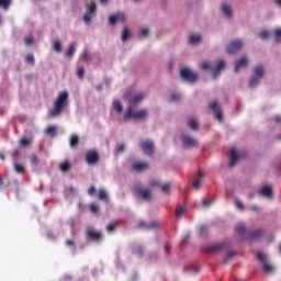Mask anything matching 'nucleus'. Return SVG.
I'll use <instances>...</instances> for the list:
<instances>
[{
  "mask_svg": "<svg viewBox=\"0 0 281 281\" xmlns=\"http://www.w3.org/2000/svg\"><path fill=\"white\" fill-rule=\"evenodd\" d=\"M90 211L92 212V214H98V212H100V207L98 206V204H90Z\"/></svg>",
  "mask_w": 281,
  "mask_h": 281,
  "instance_id": "nucleus-54",
  "label": "nucleus"
},
{
  "mask_svg": "<svg viewBox=\"0 0 281 281\" xmlns=\"http://www.w3.org/2000/svg\"><path fill=\"white\" fill-rule=\"evenodd\" d=\"M164 249L165 254L168 256L170 254V244L166 243Z\"/></svg>",
  "mask_w": 281,
  "mask_h": 281,
  "instance_id": "nucleus-62",
  "label": "nucleus"
},
{
  "mask_svg": "<svg viewBox=\"0 0 281 281\" xmlns=\"http://www.w3.org/2000/svg\"><path fill=\"white\" fill-rule=\"evenodd\" d=\"M85 236L88 243H100L104 236L102 235V232L95 231V228L89 226L85 231Z\"/></svg>",
  "mask_w": 281,
  "mask_h": 281,
  "instance_id": "nucleus-7",
  "label": "nucleus"
},
{
  "mask_svg": "<svg viewBox=\"0 0 281 281\" xmlns=\"http://www.w3.org/2000/svg\"><path fill=\"white\" fill-rule=\"evenodd\" d=\"M13 170L18 173V175H25V166L14 162L13 164Z\"/></svg>",
  "mask_w": 281,
  "mask_h": 281,
  "instance_id": "nucleus-29",
  "label": "nucleus"
},
{
  "mask_svg": "<svg viewBox=\"0 0 281 281\" xmlns=\"http://www.w3.org/2000/svg\"><path fill=\"white\" fill-rule=\"evenodd\" d=\"M148 162H134L132 165V170H136L137 172H142V170H146L148 168Z\"/></svg>",
  "mask_w": 281,
  "mask_h": 281,
  "instance_id": "nucleus-26",
  "label": "nucleus"
},
{
  "mask_svg": "<svg viewBox=\"0 0 281 281\" xmlns=\"http://www.w3.org/2000/svg\"><path fill=\"white\" fill-rule=\"evenodd\" d=\"M150 188H159L161 186V182H159L158 180H153L149 183Z\"/></svg>",
  "mask_w": 281,
  "mask_h": 281,
  "instance_id": "nucleus-57",
  "label": "nucleus"
},
{
  "mask_svg": "<svg viewBox=\"0 0 281 281\" xmlns=\"http://www.w3.org/2000/svg\"><path fill=\"white\" fill-rule=\"evenodd\" d=\"M180 100H181V94L172 93L170 99H169V102H179Z\"/></svg>",
  "mask_w": 281,
  "mask_h": 281,
  "instance_id": "nucleus-48",
  "label": "nucleus"
},
{
  "mask_svg": "<svg viewBox=\"0 0 281 281\" xmlns=\"http://www.w3.org/2000/svg\"><path fill=\"white\" fill-rule=\"evenodd\" d=\"M123 98L128 102L130 106H133V109H135L137 104H139V102H143L146 95H144V93H137L133 95V92L125 91V93L123 94Z\"/></svg>",
  "mask_w": 281,
  "mask_h": 281,
  "instance_id": "nucleus-6",
  "label": "nucleus"
},
{
  "mask_svg": "<svg viewBox=\"0 0 281 281\" xmlns=\"http://www.w3.org/2000/svg\"><path fill=\"white\" fill-rule=\"evenodd\" d=\"M134 111L133 105L128 106V109L124 111V120H148V109H143L137 112Z\"/></svg>",
  "mask_w": 281,
  "mask_h": 281,
  "instance_id": "nucleus-3",
  "label": "nucleus"
},
{
  "mask_svg": "<svg viewBox=\"0 0 281 281\" xmlns=\"http://www.w3.org/2000/svg\"><path fill=\"white\" fill-rule=\"evenodd\" d=\"M78 144H80V140L78 139V136L71 135L70 138H69L70 148H78Z\"/></svg>",
  "mask_w": 281,
  "mask_h": 281,
  "instance_id": "nucleus-32",
  "label": "nucleus"
},
{
  "mask_svg": "<svg viewBox=\"0 0 281 281\" xmlns=\"http://www.w3.org/2000/svg\"><path fill=\"white\" fill-rule=\"evenodd\" d=\"M112 109L113 111H115V113H122L124 108L122 106V103L120 102V100H114L112 103Z\"/></svg>",
  "mask_w": 281,
  "mask_h": 281,
  "instance_id": "nucleus-30",
  "label": "nucleus"
},
{
  "mask_svg": "<svg viewBox=\"0 0 281 281\" xmlns=\"http://www.w3.org/2000/svg\"><path fill=\"white\" fill-rule=\"evenodd\" d=\"M236 233L241 236L243 240H246V236L249 234V229H247V226L245 224H238L235 227Z\"/></svg>",
  "mask_w": 281,
  "mask_h": 281,
  "instance_id": "nucleus-21",
  "label": "nucleus"
},
{
  "mask_svg": "<svg viewBox=\"0 0 281 281\" xmlns=\"http://www.w3.org/2000/svg\"><path fill=\"white\" fill-rule=\"evenodd\" d=\"M125 21L126 15L122 11L116 12L115 14L109 16V23L111 25H115V23H124Z\"/></svg>",
  "mask_w": 281,
  "mask_h": 281,
  "instance_id": "nucleus-16",
  "label": "nucleus"
},
{
  "mask_svg": "<svg viewBox=\"0 0 281 281\" xmlns=\"http://www.w3.org/2000/svg\"><path fill=\"white\" fill-rule=\"evenodd\" d=\"M88 194H89V196H93L95 194V187L91 186L88 189Z\"/></svg>",
  "mask_w": 281,
  "mask_h": 281,
  "instance_id": "nucleus-60",
  "label": "nucleus"
},
{
  "mask_svg": "<svg viewBox=\"0 0 281 281\" xmlns=\"http://www.w3.org/2000/svg\"><path fill=\"white\" fill-rule=\"evenodd\" d=\"M140 148L144 155L153 157L155 155V143L153 140L140 142Z\"/></svg>",
  "mask_w": 281,
  "mask_h": 281,
  "instance_id": "nucleus-12",
  "label": "nucleus"
},
{
  "mask_svg": "<svg viewBox=\"0 0 281 281\" xmlns=\"http://www.w3.org/2000/svg\"><path fill=\"white\" fill-rule=\"evenodd\" d=\"M53 49L57 52V54H60V52H63V44H60V41L58 40L53 41Z\"/></svg>",
  "mask_w": 281,
  "mask_h": 281,
  "instance_id": "nucleus-36",
  "label": "nucleus"
},
{
  "mask_svg": "<svg viewBox=\"0 0 281 281\" xmlns=\"http://www.w3.org/2000/svg\"><path fill=\"white\" fill-rule=\"evenodd\" d=\"M67 247H72L74 251H76V243L71 239L66 240Z\"/></svg>",
  "mask_w": 281,
  "mask_h": 281,
  "instance_id": "nucleus-56",
  "label": "nucleus"
},
{
  "mask_svg": "<svg viewBox=\"0 0 281 281\" xmlns=\"http://www.w3.org/2000/svg\"><path fill=\"white\" fill-rule=\"evenodd\" d=\"M32 144V140L29 138H22L20 140V146H22L23 148H27V146H30Z\"/></svg>",
  "mask_w": 281,
  "mask_h": 281,
  "instance_id": "nucleus-47",
  "label": "nucleus"
},
{
  "mask_svg": "<svg viewBox=\"0 0 281 281\" xmlns=\"http://www.w3.org/2000/svg\"><path fill=\"white\" fill-rule=\"evenodd\" d=\"M132 251H133V254H137L139 256V258H144V256L146 254V249L140 244L134 245Z\"/></svg>",
  "mask_w": 281,
  "mask_h": 281,
  "instance_id": "nucleus-24",
  "label": "nucleus"
},
{
  "mask_svg": "<svg viewBox=\"0 0 281 281\" xmlns=\"http://www.w3.org/2000/svg\"><path fill=\"white\" fill-rule=\"evenodd\" d=\"M226 249H232V241H223L220 244H213L205 248L206 254H221V251H225Z\"/></svg>",
  "mask_w": 281,
  "mask_h": 281,
  "instance_id": "nucleus-8",
  "label": "nucleus"
},
{
  "mask_svg": "<svg viewBox=\"0 0 281 281\" xmlns=\"http://www.w3.org/2000/svg\"><path fill=\"white\" fill-rule=\"evenodd\" d=\"M157 258H158L157 252H150L149 254V260H157Z\"/></svg>",
  "mask_w": 281,
  "mask_h": 281,
  "instance_id": "nucleus-63",
  "label": "nucleus"
},
{
  "mask_svg": "<svg viewBox=\"0 0 281 281\" xmlns=\"http://www.w3.org/2000/svg\"><path fill=\"white\" fill-rule=\"evenodd\" d=\"M124 150H126V146L124 144H117L116 145V148H115L116 155H120V154L124 153Z\"/></svg>",
  "mask_w": 281,
  "mask_h": 281,
  "instance_id": "nucleus-46",
  "label": "nucleus"
},
{
  "mask_svg": "<svg viewBox=\"0 0 281 281\" xmlns=\"http://www.w3.org/2000/svg\"><path fill=\"white\" fill-rule=\"evenodd\" d=\"M69 106V92L67 90L60 91L54 101L53 109L48 111L49 117H58L63 110Z\"/></svg>",
  "mask_w": 281,
  "mask_h": 281,
  "instance_id": "nucleus-1",
  "label": "nucleus"
},
{
  "mask_svg": "<svg viewBox=\"0 0 281 281\" xmlns=\"http://www.w3.org/2000/svg\"><path fill=\"white\" fill-rule=\"evenodd\" d=\"M189 126L191 131H199V121L191 119L189 122Z\"/></svg>",
  "mask_w": 281,
  "mask_h": 281,
  "instance_id": "nucleus-38",
  "label": "nucleus"
},
{
  "mask_svg": "<svg viewBox=\"0 0 281 281\" xmlns=\"http://www.w3.org/2000/svg\"><path fill=\"white\" fill-rule=\"evenodd\" d=\"M161 192L165 194H170V183H166L161 187Z\"/></svg>",
  "mask_w": 281,
  "mask_h": 281,
  "instance_id": "nucleus-52",
  "label": "nucleus"
},
{
  "mask_svg": "<svg viewBox=\"0 0 281 281\" xmlns=\"http://www.w3.org/2000/svg\"><path fill=\"white\" fill-rule=\"evenodd\" d=\"M86 161L88 166H95L100 161V155L95 150H89L86 153Z\"/></svg>",
  "mask_w": 281,
  "mask_h": 281,
  "instance_id": "nucleus-15",
  "label": "nucleus"
},
{
  "mask_svg": "<svg viewBox=\"0 0 281 281\" xmlns=\"http://www.w3.org/2000/svg\"><path fill=\"white\" fill-rule=\"evenodd\" d=\"M222 12L226 19H232L234 16V10L232 9V5L227 3L222 4Z\"/></svg>",
  "mask_w": 281,
  "mask_h": 281,
  "instance_id": "nucleus-22",
  "label": "nucleus"
},
{
  "mask_svg": "<svg viewBox=\"0 0 281 281\" xmlns=\"http://www.w3.org/2000/svg\"><path fill=\"white\" fill-rule=\"evenodd\" d=\"M238 159H240V156L238 155V151L236 150V148H232L231 149L229 167L234 168V166H236V161H238Z\"/></svg>",
  "mask_w": 281,
  "mask_h": 281,
  "instance_id": "nucleus-23",
  "label": "nucleus"
},
{
  "mask_svg": "<svg viewBox=\"0 0 281 281\" xmlns=\"http://www.w3.org/2000/svg\"><path fill=\"white\" fill-rule=\"evenodd\" d=\"M20 155H21V151L19 149H15L12 154V158L16 160L19 159Z\"/></svg>",
  "mask_w": 281,
  "mask_h": 281,
  "instance_id": "nucleus-61",
  "label": "nucleus"
},
{
  "mask_svg": "<svg viewBox=\"0 0 281 281\" xmlns=\"http://www.w3.org/2000/svg\"><path fill=\"white\" fill-rule=\"evenodd\" d=\"M46 135H56V126L50 125L47 126L45 130Z\"/></svg>",
  "mask_w": 281,
  "mask_h": 281,
  "instance_id": "nucleus-45",
  "label": "nucleus"
},
{
  "mask_svg": "<svg viewBox=\"0 0 281 281\" xmlns=\"http://www.w3.org/2000/svg\"><path fill=\"white\" fill-rule=\"evenodd\" d=\"M30 161H31L32 166H38V164L41 162V160L38 159V156H36V154H33L30 156Z\"/></svg>",
  "mask_w": 281,
  "mask_h": 281,
  "instance_id": "nucleus-41",
  "label": "nucleus"
},
{
  "mask_svg": "<svg viewBox=\"0 0 281 281\" xmlns=\"http://www.w3.org/2000/svg\"><path fill=\"white\" fill-rule=\"evenodd\" d=\"M134 192L138 196H142L144 201L153 200V192L150 191V189H144V186L142 184V182L134 184Z\"/></svg>",
  "mask_w": 281,
  "mask_h": 281,
  "instance_id": "nucleus-9",
  "label": "nucleus"
},
{
  "mask_svg": "<svg viewBox=\"0 0 281 281\" xmlns=\"http://www.w3.org/2000/svg\"><path fill=\"white\" fill-rule=\"evenodd\" d=\"M235 205H236L237 210H240V212H243L245 210V204L240 200H236Z\"/></svg>",
  "mask_w": 281,
  "mask_h": 281,
  "instance_id": "nucleus-50",
  "label": "nucleus"
},
{
  "mask_svg": "<svg viewBox=\"0 0 281 281\" xmlns=\"http://www.w3.org/2000/svg\"><path fill=\"white\" fill-rule=\"evenodd\" d=\"M78 78H85V69L82 67L77 68Z\"/></svg>",
  "mask_w": 281,
  "mask_h": 281,
  "instance_id": "nucleus-55",
  "label": "nucleus"
},
{
  "mask_svg": "<svg viewBox=\"0 0 281 281\" xmlns=\"http://www.w3.org/2000/svg\"><path fill=\"white\" fill-rule=\"evenodd\" d=\"M97 196L98 199H100V201H109V195L106 194V191L104 189H101L97 192Z\"/></svg>",
  "mask_w": 281,
  "mask_h": 281,
  "instance_id": "nucleus-34",
  "label": "nucleus"
},
{
  "mask_svg": "<svg viewBox=\"0 0 281 281\" xmlns=\"http://www.w3.org/2000/svg\"><path fill=\"white\" fill-rule=\"evenodd\" d=\"M76 54V43H71L66 52L67 58H71Z\"/></svg>",
  "mask_w": 281,
  "mask_h": 281,
  "instance_id": "nucleus-35",
  "label": "nucleus"
},
{
  "mask_svg": "<svg viewBox=\"0 0 281 281\" xmlns=\"http://www.w3.org/2000/svg\"><path fill=\"white\" fill-rule=\"evenodd\" d=\"M225 67H226L225 60L218 61L215 68L212 64L205 61L202 64L201 69L202 71H212L213 78H218V76H221V71H223Z\"/></svg>",
  "mask_w": 281,
  "mask_h": 281,
  "instance_id": "nucleus-5",
  "label": "nucleus"
},
{
  "mask_svg": "<svg viewBox=\"0 0 281 281\" xmlns=\"http://www.w3.org/2000/svg\"><path fill=\"white\" fill-rule=\"evenodd\" d=\"M80 58L82 63H89V60H91V55L89 54V50L85 49Z\"/></svg>",
  "mask_w": 281,
  "mask_h": 281,
  "instance_id": "nucleus-37",
  "label": "nucleus"
},
{
  "mask_svg": "<svg viewBox=\"0 0 281 281\" xmlns=\"http://www.w3.org/2000/svg\"><path fill=\"white\" fill-rule=\"evenodd\" d=\"M25 63H26L27 65L34 66L35 63H36L35 59H34V55L27 54L26 57H25Z\"/></svg>",
  "mask_w": 281,
  "mask_h": 281,
  "instance_id": "nucleus-42",
  "label": "nucleus"
},
{
  "mask_svg": "<svg viewBox=\"0 0 281 281\" xmlns=\"http://www.w3.org/2000/svg\"><path fill=\"white\" fill-rule=\"evenodd\" d=\"M212 203H214V196L209 200H203L202 205L204 207H210V205H212Z\"/></svg>",
  "mask_w": 281,
  "mask_h": 281,
  "instance_id": "nucleus-51",
  "label": "nucleus"
},
{
  "mask_svg": "<svg viewBox=\"0 0 281 281\" xmlns=\"http://www.w3.org/2000/svg\"><path fill=\"white\" fill-rule=\"evenodd\" d=\"M258 194H260V196H265L266 199H273V187H271V184H266L261 187Z\"/></svg>",
  "mask_w": 281,
  "mask_h": 281,
  "instance_id": "nucleus-18",
  "label": "nucleus"
},
{
  "mask_svg": "<svg viewBox=\"0 0 281 281\" xmlns=\"http://www.w3.org/2000/svg\"><path fill=\"white\" fill-rule=\"evenodd\" d=\"M128 38H131V29L126 26L121 32V41L123 43H126V41H128Z\"/></svg>",
  "mask_w": 281,
  "mask_h": 281,
  "instance_id": "nucleus-27",
  "label": "nucleus"
},
{
  "mask_svg": "<svg viewBox=\"0 0 281 281\" xmlns=\"http://www.w3.org/2000/svg\"><path fill=\"white\" fill-rule=\"evenodd\" d=\"M148 36H150V29L143 27L139 30L138 38H148Z\"/></svg>",
  "mask_w": 281,
  "mask_h": 281,
  "instance_id": "nucleus-31",
  "label": "nucleus"
},
{
  "mask_svg": "<svg viewBox=\"0 0 281 281\" xmlns=\"http://www.w3.org/2000/svg\"><path fill=\"white\" fill-rule=\"evenodd\" d=\"M274 36H276L274 43H281V29H277L274 31Z\"/></svg>",
  "mask_w": 281,
  "mask_h": 281,
  "instance_id": "nucleus-49",
  "label": "nucleus"
},
{
  "mask_svg": "<svg viewBox=\"0 0 281 281\" xmlns=\"http://www.w3.org/2000/svg\"><path fill=\"white\" fill-rule=\"evenodd\" d=\"M248 65H249V59L247 57H241L236 61L235 74H239L240 69H246Z\"/></svg>",
  "mask_w": 281,
  "mask_h": 281,
  "instance_id": "nucleus-20",
  "label": "nucleus"
},
{
  "mask_svg": "<svg viewBox=\"0 0 281 281\" xmlns=\"http://www.w3.org/2000/svg\"><path fill=\"white\" fill-rule=\"evenodd\" d=\"M138 227H142L143 229H157V222L146 223L145 221H140L138 223Z\"/></svg>",
  "mask_w": 281,
  "mask_h": 281,
  "instance_id": "nucleus-25",
  "label": "nucleus"
},
{
  "mask_svg": "<svg viewBox=\"0 0 281 281\" xmlns=\"http://www.w3.org/2000/svg\"><path fill=\"white\" fill-rule=\"evenodd\" d=\"M58 168L61 172H69V170H71V162H69V160H65L59 164Z\"/></svg>",
  "mask_w": 281,
  "mask_h": 281,
  "instance_id": "nucleus-28",
  "label": "nucleus"
},
{
  "mask_svg": "<svg viewBox=\"0 0 281 281\" xmlns=\"http://www.w3.org/2000/svg\"><path fill=\"white\" fill-rule=\"evenodd\" d=\"M183 214H186V206L177 205L176 216L181 217Z\"/></svg>",
  "mask_w": 281,
  "mask_h": 281,
  "instance_id": "nucleus-40",
  "label": "nucleus"
},
{
  "mask_svg": "<svg viewBox=\"0 0 281 281\" xmlns=\"http://www.w3.org/2000/svg\"><path fill=\"white\" fill-rule=\"evenodd\" d=\"M12 4V0H0V8L3 10H9Z\"/></svg>",
  "mask_w": 281,
  "mask_h": 281,
  "instance_id": "nucleus-39",
  "label": "nucleus"
},
{
  "mask_svg": "<svg viewBox=\"0 0 281 281\" xmlns=\"http://www.w3.org/2000/svg\"><path fill=\"white\" fill-rule=\"evenodd\" d=\"M182 144L184 148H196L199 145V140L193 138L192 136H188L186 134L181 135Z\"/></svg>",
  "mask_w": 281,
  "mask_h": 281,
  "instance_id": "nucleus-14",
  "label": "nucleus"
},
{
  "mask_svg": "<svg viewBox=\"0 0 281 281\" xmlns=\"http://www.w3.org/2000/svg\"><path fill=\"white\" fill-rule=\"evenodd\" d=\"M241 49H243V41L235 40L227 45L226 53L229 54L231 56H234V54H238V52H240Z\"/></svg>",
  "mask_w": 281,
  "mask_h": 281,
  "instance_id": "nucleus-11",
  "label": "nucleus"
},
{
  "mask_svg": "<svg viewBox=\"0 0 281 281\" xmlns=\"http://www.w3.org/2000/svg\"><path fill=\"white\" fill-rule=\"evenodd\" d=\"M209 109L212 111L213 116L216 121L223 122L225 117L223 116V110H221V103L218 100L213 101L209 104Z\"/></svg>",
  "mask_w": 281,
  "mask_h": 281,
  "instance_id": "nucleus-10",
  "label": "nucleus"
},
{
  "mask_svg": "<svg viewBox=\"0 0 281 281\" xmlns=\"http://www.w3.org/2000/svg\"><path fill=\"white\" fill-rule=\"evenodd\" d=\"M25 45H34V37L32 35L24 38Z\"/></svg>",
  "mask_w": 281,
  "mask_h": 281,
  "instance_id": "nucleus-53",
  "label": "nucleus"
},
{
  "mask_svg": "<svg viewBox=\"0 0 281 281\" xmlns=\"http://www.w3.org/2000/svg\"><path fill=\"white\" fill-rule=\"evenodd\" d=\"M265 235V231L262 228H258L256 231H248V235L245 240H258L262 238Z\"/></svg>",
  "mask_w": 281,
  "mask_h": 281,
  "instance_id": "nucleus-17",
  "label": "nucleus"
},
{
  "mask_svg": "<svg viewBox=\"0 0 281 281\" xmlns=\"http://www.w3.org/2000/svg\"><path fill=\"white\" fill-rule=\"evenodd\" d=\"M193 188L195 190H199V188H201V180L200 179H196L195 181H193Z\"/></svg>",
  "mask_w": 281,
  "mask_h": 281,
  "instance_id": "nucleus-59",
  "label": "nucleus"
},
{
  "mask_svg": "<svg viewBox=\"0 0 281 281\" xmlns=\"http://www.w3.org/2000/svg\"><path fill=\"white\" fill-rule=\"evenodd\" d=\"M67 192H70V194H76V188L74 187H68Z\"/></svg>",
  "mask_w": 281,
  "mask_h": 281,
  "instance_id": "nucleus-64",
  "label": "nucleus"
},
{
  "mask_svg": "<svg viewBox=\"0 0 281 281\" xmlns=\"http://www.w3.org/2000/svg\"><path fill=\"white\" fill-rule=\"evenodd\" d=\"M199 236H201V238H205V236H207V226L202 225L200 227Z\"/></svg>",
  "mask_w": 281,
  "mask_h": 281,
  "instance_id": "nucleus-44",
  "label": "nucleus"
},
{
  "mask_svg": "<svg viewBox=\"0 0 281 281\" xmlns=\"http://www.w3.org/2000/svg\"><path fill=\"white\" fill-rule=\"evenodd\" d=\"M106 232H109L110 234L115 232V224H108Z\"/></svg>",
  "mask_w": 281,
  "mask_h": 281,
  "instance_id": "nucleus-58",
  "label": "nucleus"
},
{
  "mask_svg": "<svg viewBox=\"0 0 281 281\" xmlns=\"http://www.w3.org/2000/svg\"><path fill=\"white\" fill-rule=\"evenodd\" d=\"M190 45H199L201 43V35L193 34L189 37Z\"/></svg>",
  "mask_w": 281,
  "mask_h": 281,
  "instance_id": "nucleus-33",
  "label": "nucleus"
},
{
  "mask_svg": "<svg viewBox=\"0 0 281 281\" xmlns=\"http://www.w3.org/2000/svg\"><path fill=\"white\" fill-rule=\"evenodd\" d=\"M180 78L189 85H196L199 82V72L192 71L190 68H181Z\"/></svg>",
  "mask_w": 281,
  "mask_h": 281,
  "instance_id": "nucleus-4",
  "label": "nucleus"
},
{
  "mask_svg": "<svg viewBox=\"0 0 281 281\" xmlns=\"http://www.w3.org/2000/svg\"><path fill=\"white\" fill-rule=\"evenodd\" d=\"M257 259H259L260 262H262L263 271L267 273H271V271H274L276 268L271 266V263L267 262V255L265 252H257Z\"/></svg>",
  "mask_w": 281,
  "mask_h": 281,
  "instance_id": "nucleus-13",
  "label": "nucleus"
},
{
  "mask_svg": "<svg viewBox=\"0 0 281 281\" xmlns=\"http://www.w3.org/2000/svg\"><path fill=\"white\" fill-rule=\"evenodd\" d=\"M269 36H271V33H269L267 30H263L259 33V38H261V41H267Z\"/></svg>",
  "mask_w": 281,
  "mask_h": 281,
  "instance_id": "nucleus-43",
  "label": "nucleus"
},
{
  "mask_svg": "<svg viewBox=\"0 0 281 281\" xmlns=\"http://www.w3.org/2000/svg\"><path fill=\"white\" fill-rule=\"evenodd\" d=\"M263 78H265V66L259 64L252 68V76L249 79L250 89H256V87L260 85Z\"/></svg>",
  "mask_w": 281,
  "mask_h": 281,
  "instance_id": "nucleus-2",
  "label": "nucleus"
},
{
  "mask_svg": "<svg viewBox=\"0 0 281 281\" xmlns=\"http://www.w3.org/2000/svg\"><path fill=\"white\" fill-rule=\"evenodd\" d=\"M95 12V2H91V5L87 8L86 14L82 16V21L85 23H91V19L93 18V13Z\"/></svg>",
  "mask_w": 281,
  "mask_h": 281,
  "instance_id": "nucleus-19",
  "label": "nucleus"
}]
</instances>
